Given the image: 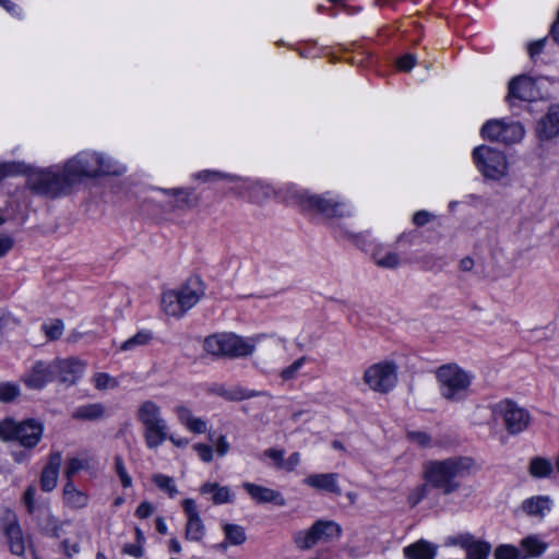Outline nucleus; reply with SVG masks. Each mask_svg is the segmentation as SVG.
I'll use <instances>...</instances> for the list:
<instances>
[{
    "mask_svg": "<svg viewBox=\"0 0 559 559\" xmlns=\"http://www.w3.org/2000/svg\"><path fill=\"white\" fill-rule=\"evenodd\" d=\"M115 471L124 488L132 486V478L127 472L122 457L119 455L115 457Z\"/></svg>",
    "mask_w": 559,
    "mask_h": 559,
    "instance_id": "nucleus-49",
    "label": "nucleus"
},
{
    "mask_svg": "<svg viewBox=\"0 0 559 559\" xmlns=\"http://www.w3.org/2000/svg\"><path fill=\"white\" fill-rule=\"evenodd\" d=\"M229 451V443L225 436H221L216 442V452L218 455L224 456Z\"/></svg>",
    "mask_w": 559,
    "mask_h": 559,
    "instance_id": "nucleus-60",
    "label": "nucleus"
},
{
    "mask_svg": "<svg viewBox=\"0 0 559 559\" xmlns=\"http://www.w3.org/2000/svg\"><path fill=\"white\" fill-rule=\"evenodd\" d=\"M341 526L333 521H317L308 531L296 535L295 542L300 549H309L320 542H330L341 536Z\"/></svg>",
    "mask_w": 559,
    "mask_h": 559,
    "instance_id": "nucleus-13",
    "label": "nucleus"
},
{
    "mask_svg": "<svg viewBox=\"0 0 559 559\" xmlns=\"http://www.w3.org/2000/svg\"><path fill=\"white\" fill-rule=\"evenodd\" d=\"M242 487L258 503H274L280 507L286 504V500L280 491L252 483H243Z\"/></svg>",
    "mask_w": 559,
    "mask_h": 559,
    "instance_id": "nucleus-22",
    "label": "nucleus"
},
{
    "mask_svg": "<svg viewBox=\"0 0 559 559\" xmlns=\"http://www.w3.org/2000/svg\"><path fill=\"white\" fill-rule=\"evenodd\" d=\"M154 512V507L152 503L144 501L139 504V507L135 510V515L140 519H146L150 515H152Z\"/></svg>",
    "mask_w": 559,
    "mask_h": 559,
    "instance_id": "nucleus-56",
    "label": "nucleus"
},
{
    "mask_svg": "<svg viewBox=\"0 0 559 559\" xmlns=\"http://www.w3.org/2000/svg\"><path fill=\"white\" fill-rule=\"evenodd\" d=\"M236 178L237 179L235 181H230L231 183H235V186L230 188V192L239 198L247 197V188L245 185L247 182H251L252 179L239 176H236Z\"/></svg>",
    "mask_w": 559,
    "mask_h": 559,
    "instance_id": "nucleus-50",
    "label": "nucleus"
},
{
    "mask_svg": "<svg viewBox=\"0 0 559 559\" xmlns=\"http://www.w3.org/2000/svg\"><path fill=\"white\" fill-rule=\"evenodd\" d=\"M473 162L478 171L489 180H500L508 174L506 155L491 146L479 145L473 150Z\"/></svg>",
    "mask_w": 559,
    "mask_h": 559,
    "instance_id": "nucleus-10",
    "label": "nucleus"
},
{
    "mask_svg": "<svg viewBox=\"0 0 559 559\" xmlns=\"http://www.w3.org/2000/svg\"><path fill=\"white\" fill-rule=\"evenodd\" d=\"M206 533L205 525L201 518L188 519L185 528V538L189 542L200 543Z\"/></svg>",
    "mask_w": 559,
    "mask_h": 559,
    "instance_id": "nucleus-35",
    "label": "nucleus"
},
{
    "mask_svg": "<svg viewBox=\"0 0 559 559\" xmlns=\"http://www.w3.org/2000/svg\"><path fill=\"white\" fill-rule=\"evenodd\" d=\"M216 393L228 401H242V400H247V399H251V397L261 395L260 392L248 391V390H245L239 386H236L233 389H226L224 386H219L216 390Z\"/></svg>",
    "mask_w": 559,
    "mask_h": 559,
    "instance_id": "nucleus-36",
    "label": "nucleus"
},
{
    "mask_svg": "<svg viewBox=\"0 0 559 559\" xmlns=\"http://www.w3.org/2000/svg\"><path fill=\"white\" fill-rule=\"evenodd\" d=\"M193 178L201 182H214L221 180L235 181L237 179L236 175L210 169L195 173Z\"/></svg>",
    "mask_w": 559,
    "mask_h": 559,
    "instance_id": "nucleus-37",
    "label": "nucleus"
},
{
    "mask_svg": "<svg viewBox=\"0 0 559 559\" xmlns=\"http://www.w3.org/2000/svg\"><path fill=\"white\" fill-rule=\"evenodd\" d=\"M136 418L143 426V437L148 449H156L167 440L168 425L154 401L142 402L138 407Z\"/></svg>",
    "mask_w": 559,
    "mask_h": 559,
    "instance_id": "nucleus-6",
    "label": "nucleus"
},
{
    "mask_svg": "<svg viewBox=\"0 0 559 559\" xmlns=\"http://www.w3.org/2000/svg\"><path fill=\"white\" fill-rule=\"evenodd\" d=\"M492 416L503 421L506 430L511 436H516L525 431L531 425V414L528 409L519 405L512 400H502L491 407Z\"/></svg>",
    "mask_w": 559,
    "mask_h": 559,
    "instance_id": "nucleus-11",
    "label": "nucleus"
},
{
    "mask_svg": "<svg viewBox=\"0 0 559 559\" xmlns=\"http://www.w3.org/2000/svg\"><path fill=\"white\" fill-rule=\"evenodd\" d=\"M536 132L543 141L559 135V104L549 107L546 116L538 121Z\"/></svg>",
    "mask_w": 559,
    "mask_h": 559,
    "instance_id": "nucleus-24",
    "label": "nucleus"
},
{
    "mask_svg": "<svg viewBox=\"0 0 559 559\" xmlns=\"http://www.w3.org/2000/svg\"><path fill=\"white\" fill-rule=\"evenodd\" d=\"M175 413L181 425H183L189 431L193 433H203L206 431V421L200 417H195L188 407L179 405L175 408Z\"/></svg>",
    "mask_w": 559,
    "mask_h": 559,
    "instance_id": "nucleus-28",
    "label": "nucleus"
},
{
    "mask_svg": "<svg viewBox=\"0 0 559 559\" xmlns=\"http://www.w3.org/2000/svg\"><path fill=\"white\" fill-rule=\"evenodd\" d=\"M294 198L304 210L318 212L328 218L352 215V209L345 202L333 198L330 193L317 195L308 191H295Z\"/></svg>",
    "mask_w": 559,
    "mask_h": 559,
    "instance_id": "nucleus-9",
    "label": "nucleus"
},
{
    "mask_svg": "<svg viewBox=\"0 0 559 559\" xmlns=\"http://www.w3.org/2000/svg\"><path fill=\"white\" fill-rule=\"evenodd\" d=\"M523 559L539 557L547 549V544L537 536H527L520 543Z\"/></svg>",
    "mask_w": 559,
    "mask_h": 559,
    "instance_id": "nucleus-33",
    "label": "nucleus"
},
{
    "mask_svg": "<svg viewBox=\"0 0 559 559\" xmlns=\"http://www.w3.org/2000/svg\"><path fill=\"white\" fill-rule=\"evenodd\" d=\"M284 451L277 449H267L263 452V455L273 460L277 468H282L284 462Z\"/></svg>",
    "mask_w": 559,
    "mask_h": 559,
    "instance_id": "nucleus-55",
    "label": "nucleus"
},
{
    "mask_svg": "<svg viewBox=\"0 0 559 559\" xmlns=\"http://www.w3.org/2000/svg\"><path fill=\"white\" fill-rule=\"evenodd\" d=\"M1 525L3 533L7 536L11 554L17 557L24 556L26 550V539L23 536L16 515L12 511L7 510L2 518Z\"/></svg>",
    "mask_w": 559,
    "mask_h": 559,
    "instance_id": "nucleus-16",
    "label": "nucleus"
},
{
    "mask_svg": "<svg viewBox=\"0 0 559 559\" xmlns=\"http://www.w3.org/2000/svg\"><path fill=\"white\" fill-rule=\"evenodd\" d=\"M90 468V460L87 457H68L66 462L64 476L68 480L82 469Z\"/></svg>",
    "mask_w": 559,
    "mask_h": 559,
    "instance_id": "nucleus-41",
    "label": "nucleus"
},
{
    "mask_svg": "<svg viewBox=\"0 0 559 559\" xmlns=\"http://www.w3.org/2000/svg\"><path fill=\"white\" fill-rule=\"evenodd\" d=\"M93 383L100 391L116 389L119 385V381L106 372L95 373L93 376Z\"/></svg>",
    "mask_w": 559,
    "mask_h": 559,
    "instance_id": "nucleus-45",
    "label": "nucleus"
},
{
    "mask_svg": "<svg viewBox=\"0 0 559 559\" xmlns=\"http://www.w3.org/2000/svg\"><path fill=\"white\" fill-rule=\"evenodd\" d=\"M152 481L160 489L166 492L170 498H175L178 493V489L175 479L164 474H154Z\"/></svg>",
    "mask_w": 559,
    "mask_h": 559,
    "instance_id": "nucleus-40",
    "label": "nucleus"
},
{
    "mask_svg": "<svg viewBox=\"0 0 559 559\" xmlns=\"http://www.w3.org/2000/svg\"><path fill=\"white\" fill-rule=\"evenodd\" d=\"M432 218V215L427 211H418L413 216V223L417 226H424L430 219Z\"/></svg>",
    "mask_w": 559,
    "mask_h": 559,
    "instance_id": "nucleus-59",
    "label": "nucleus"
},
{
    "mask_svg": "<svg viewBox=\"0 0 559 559\" xmlns=\"http://www.w3.org/2000/svg\"><path fill=\"white\" fill-rule=\"evenodd\" d=\"M62 501L67 508L80 510L87 507L90 498L74 485L73 480H67L62 489Z\"/></svg>",
    "mask_w": 559,
    "mask_h": 559,
    "instance_id": "nucleus-27",
    "label": "nucleus"
},
{
    "mask_svg": "<svg viewBox=\"0 0 559 559\" xmlns=\"http://www.w3.org/2000/svg\"><path fill=\"white\" fill-rule=\"evenodd\" d=\"M41 329L50 341H55L61 337L64 324L60 319H55L44 323Z\"/></svg>",
    "mask_w": 559,
    "mask_h": 559,
    "instance_id": "nucleus-46",
    "label": "nucleus"
},
{
    "mask_svg": "<svg viewBox=\"0 0 559 559\" xmlns=\"http://www.w3.org/2000/svg\"><path fill=\"white\" fill-rule=\"evenodd\" d=\"M182 508H183V511H185V513L187 515V520L188 519L201 518L200 514H199L195 501L193 499H190V498L185 499L182 501Z\"/></svg>",
    "mask_w": 559,
    "mask_h": 559,
    "instance_id": "nucleus-54",
    "label": "nucleus"
},
{
    "mask_svg": "<svg viewBox=\"0 0 559 559\" xmlns=\"http://www.w3.org/2000/svg\"><path fill=\"white\" fill-rule=\"evenodd\" d=\"M299 463L300 454L298 452H294L289 455L287 460H284L282 468L287 472H292Z\"/></svg>",
    "mask_w": 559,
    "mask_h": 559,
    "instance_id": "nucleus-57",
    "label": "nucleus"
},
{
    "mask_svg": "<svg viewBox=\"0 0 559 559\" xmlns=\"http://www.w3.org/2000/svg\"><path fill=\"white\" fill-rule=\"evenodd\" d=\"M474 466V460L467 456L432 460L425 463L423 478L443 495H451L461 487L456 478L469 475Z\"/></svg>",
    "mask_w": 559,
    "mask_h": 559,
    "instance_id": "nucleus-2",
    "label": "nucleus"
},
{
    "mask_svg": "<svg viewBox=\"0 0 559 559\" xmlns=\"http://www.w3.org/2000/svg\"><path fill=\"white\" fill-rule=\"evenodd\" d=\"M429 484L427 481L425 484L418 485L413 488L407 497V501L411 507L417 506L423 499H425L428 495Z\"/></svg>",
    "mask_w": 559,
    "mask_h": 559,
    "instance_id": "nucleus-48",
    "label": "nucleus"
},
{
    "mask_svg": "<svg viewBox=\"0 0 559 559\" xmlns=\"http://www.w3.org/2000/svg\"><path fill=\"white\" fill-rule=\"evenodd\" d=\"M56 380L51 361H36L23 376L22 381L32 390H41L47 383Z\"/></svg>",
    "mask_w": 559,
    "mask_h": 559,
    "instance_id": "nucleus-20",
    "label": "nucleus"
},
{
    "mask_svg": "<svg viewBox=\"0 0 559 559\" xmlns=\"http://www.w3.org/2000/svg\"><path fill=\"white\" fill-rule=\"evenodd\" d=\"M26 186L33 193L47 198L66 194L72 188L64 166L31 171L26 178Z\"/></svg>",
    "mask_w": 559,
    "mask_h": 559,
    "instance_id": "nucleus-5",
    "label": "nucleus"
},
{
    "mask_svg": "<svg viewBox=\"0 0 559 559\" xmlns=\"http://www.w3.org/2000/svg\"><path fill=\"white\" fill-rule=\"evenodd\" d=\"M449 545L463 548L467 559H487L491 551V545L489 543L476 539L468 533L450 538Z\"/></svg>",
    "mask_w": 559,
    "mask_h": 559,
    "instance_id": "nucleus-18",
    "label": "nucleus"
},
{
    "mask_svg": "<svg viewBox=\"0 0 559 559\" xmlns=\"http://www.w3.org/2000/svg\"><path fill=\"white\" fill-rule=\"evenodd\" d=\"M13 239L8 235H0V258L5 255L13 248Z\"/></svg>",
    "mask_w": 559,
    "mask_h": 559,
    "instance_id": "nucleus-58",
    "label": "nucleus"
},
{
    "mask_svg": "<svg viewBox=\"0 0 559 559\" xmlns=\"http://www.w3.org/2000/svg\"><path fill=\"white\" fill-rule=\"evenodd\" d=\"M403 554L406 559H435L437 547L425 539H419L406 546Z\"/></svg>",
    "mask_w": 559,
    "mask_h": 559,
    "instance_id": "nucleus-29",
    "label": "nucleus"
},
{
    "mask_svg": "<svg viewBox=\"0 0 559 559\" xmlns=\"http://www.w3.org/2000/svg\"><path fill=\"white\" fill-rule=\"evenodd\" d=\"M304 483L318 490L341 495L338 475L336 473L311 474L304 479Z\"/></svg>",
    "mask_w": 559,
    "mask_h": 559,
    "instance_id": "nucleus-26",
    "label": "nucleus"
},
{
    "mask_svg": "<svg viewBox=\"0 0 559 559\" xmlns=\"http://www.w3.org/2000/svg\"><path fill=\"white\" fill-rule=\"evenodd\" d=\"M362 380L371 391L386 394L397 383V366L389 360L376 362L365 370Z\"/></svg>",
    "mask_w": 559,
    "mask_h": 559,
    "instance_id": "nucleus-12",
    "label": "nucleus"
},
{
    "mask_svg": "<svg viewBox=\"0 0 559 559\" xmlns=\"http://www.w3.org/2000/svg\"><path fill=\"white\" fill-rule=\"evenodd\" d=\"M438 390L445 401L459 403L469 393L473 374L455 362L441 365L435 371Z\"/></svg>",
    "mask_w": 559,
    "mask_h": 559,
    "instance_id": "nucleus-4",
    "label": "nucleus"
},
{
    "mask_svg": "<svg viewBox=\"0 0 559 559\" xmlns=\"http://www.w3.org/2000/svg\"><path fill=\"white\" fill-rule=\"evenodd\" d=\"M523 510L531 516L543 519L551 509V500L546 496H537L522 503Z\"/></svg>",
    "mask_w": 559,
    "mask_h": 559,
    "instance_id": "nucleus-30",
    "label": "nucleus"
},
{
    "mask_svg": "<svg viewBox=\"0 0 559 559\" xmlns=\"http://www.w3.org/2000/svg\"><path fill=\"white\" fill-rule=\"evenodd\" d=\"M55 379L67 384H73L83 373L85 364L78 358L55 359L51 361Z\"/></svg>",
    "mask_w": 559,
    "mask_h": 559,
    "instance_id": "nucleus-19",
    "label": "nucleus"
},
{
    "mask_svg": "<svg viewBox=\"0 0 559 559\" xmlns=\"http://www.w3.org/2000/svg\"><path fill=\"white\" fill-rule=\"evenodd\" d=\"M245 187L247 188L248 200L254 204H262L272 193L271 187L259 180H251Z\"/></svg>",
    "mask_w": 559,
    "mask_h": 559,
    "instance_id": "nucleus-32",
    "label": "nucleus"
},
{
    "mask_svg": "<svg viewBox=\"0 0 559 559\" xmlns=\"http://www.w3.org/2000/svg\"><path fill=\"white\" fill-rule=\"evenodd\" d=\"M44 425L36 419L17 421L13 418H4L0 421V439L2 441H15L24 448L32 449L38 444L43 437Z\"/></svg>",
    "mask_w": 559,
    "mask_h": 559,
    "instance_id": "nucleus-8",
    "label": "nucleus"
},
{
    "mask_svg": "<svg viewBox=\"0 0 559 559\" xmlns=\"http://www.w3.org/2000/svg\"><path fill=\"white\" fill-rule=\"evenodd\" d=\"M509 97L524 102H532L538 97V90L531 78L521 75L509 83Z\"/></svg>",
    "mask_w": 559,
    "mask_h": 559,
    "instance_id": "nucleus-21",
    "label": "nucleus"
},
{
    "mask_svg": "<svg viewBox=\"0 0 559 559\" xmlns=\"http://www.w3.org/2000/svg\"><path fill=\"white\" fill-rule=\"evenodd\" d=\"M36 490L34 487H28L24 492V502L26 503L28 511L33 510L34 499Z\"/></svg>",
    "mask_w": 559,
    "mask_h": 559,
    "instance_id": "nucleus-62",
    "label": "nucleus"
},
{
    "mask_svg": "<svg viewBox=\"0 0 559 559\" xmlns=\"http://www.w3.org/2000/svg\"><path fill=\"white\" fill-rule=\"evenodd\" d=\"M204 350L215 357L239 358L251 355L255 349L254 342L233 333L207 336L203 343Z\"/></svg>",
    "mask_w": 559,
    "mask_h": 559,
    "instance_id": "nucleus-7",
    "label": "nucleus"
},
{
    "mask_svg": "<svg viewBox=\"0 0 559 559\" xmlns=\"http://www.w3.org/2000/svg\"><path fill=\"white\" fill-rule=\"evenodd\" d=\"M396 64L401 71H411L416 64V57L412 53L404 55L397 60Z\"/></svg>",
    "mask_w": 559,
    "mask_h": 559,
    "instance_id": "nucleus-53",
    "label": "nucleus"
},
{
    "mask_svg": "<svg viewBox=\"0 0 559 559\" xmlns=\"http://www.w3.org/2000/svg\"><path fill=\"white\" fill-rule=\"evenodd\" d=\"M61 463L62 455L60 452H51L49 454L48 462L40 476V488L44 491L49 492L56 488Z\"/></svg>",
    "mask_w": 559,
    "mask_h": 559,
    "instance_id": "nucleus-23",
    "label": "nucleus"
},
{
    "mask_svg": "<svg viewBox=\"0 0 559 559\" xmlns=\"http://www.w3.org/2000/svg\"><path fill=\"white\" fill-rule=\"evenodd\" d=\"M205 286L199 276L189 277L181 286L163 293V311L171 317L181 318L204 296Z\"/></svg>",
    "mask_w": 559,
    "mask_h": 559,
    "instance_id": "nucleus-3",
    "label": "nucleus"
},
{
    "mask_svg": "<svg viewBox=\"0 0 559 559\" xmlns=\"http://www.w3.org/2000/svg\"><path fill=\"white\" fill-rule=\"evenodd\" d=\"M495 559H523L522 552L514 546L500 545L495 549Z\"/></svg>",
    "mask_w": 559,
    "mask_h": 559,
    "instance_id": "nucleus-47",
    "label": "nucleus"
},
{
    "mask_svg": "<svg viewBox=\"0 0 559 559\" xmlns=\"http://www.w3.org/2000/svg\"><path fill=\"white\" fill-rule=\"evenodd\" d=\"M66 171L73 185L83 179L120 177L127 171L126 165L97 151H82L64 163Z\"/></svg>",
    "mask_w": 559,
    "mask_h": 559,
    "instance_id": "nucleus-1",
    "label": "nucleus"
},
{
    "mask_svg": "<svg viewBox=\"0 0 559 559\" xmlns=\"http://www.w3.org/2000/svg\"><path fill=\"white\" fill-rule=\"evenodd\" d=\"M58 537L62 538L61 546L68 557L80 552V544L90 540V533L86 524L82 521L61 524L57 531Z\"/></svg>",
    "mask_w": 559,
    "mask_h": 559,
    "instance_id": "nucleus-15",
    "label": "nucleus"
},
{
    "mask_svg": "<svg viewBox=\"0 0 559 559\" xmlns=\"http://www.w3.org/2000/svg\"><path fill=\"white\" fill-rule=\"evenodd\" d=\"M226 540L234 546L241 545L246 542V533L242 526L237 524H225L223 526Z\"/></svg>",
    "mask_w": 559,
    "mask_h": 559,
    "instance_id": "nucleus-39",
    "label": "nucleus"
},
{
    "mask_svg": "<svg viewBox=\"0 0 559 559\" xmlns=\"http://www.w3.org/2000/svg\"><path fill=\"white\" fill-rule=\"evenodd\" d=\"M473 266H474V261L471 258H464L460 262V267L464 272L471 271L473 269Z\"/></svg>",
    "mask_w": 559,
    "mask_h": 559,
    "instance_id": "nucleus-64",
    "label": "nucleus"
},
{
    "mask_svg": "<svg viewBox=\"0 0 559 559\" xmlns=\"http://www.w3.org/2000/svg\"><path fill=\"white\" fill-rule=\"evenodd\" d=\"M152 333L148 331H140L135 335L131 336L123 343H121L119 349L122 352H131L140 346L148 344L152 340Z\"/></svg>",
    "mask_w": 559,
    "mask_h": 559,
    "instance_id": "nucleus-38",
    "label": "nucleus"
},
{
    "mask_svg": "<svg viewBox=\"0 0 559 559\" xmlns=\"http://www.w3.org/2000/svg\"><path fill=\"white\" fill-rule=\"evenodd\" d=\"M21 394L20 385L13 382H0V402L10 403Z\"/></svg>",
    "mask_w": 559,
    "mask_h": 559,
    "instance_id": "nucleus-44",
    "label": "nucleus"
},
{
    "mask_svg": "<svg viewBox=\"0 0 559 559\" xmlns=\"http://www.w3.org/2000/svg\"><path fill=\"white\" fill-rule=\"evenodd\" d=\"M544 45H545V39H540V40L532 43L528 46V52H530L531 57H535L536 55H539L544 48Z\"/></svg>",
    "mask_w": 559,
    "mask_h": 559,
    "instance_id": "nucleus-63",
    "label": "nucleus"
},
{
    "mask_svg": "<svg viewBox=\"0 0 559 559\" xmlns=\"http://www.w3.org/2000/svg\"><path fill=\"white\" fill-rule=\"evenodd\" d=\"M156 192L162 193L173 211H187L199 205L200 197L197 195L191 188H157Z\"/></svg>",
    "mask_w": 559,
    "mask_h": 559,
    "instance_id": "nucleus-17",
    "label": "nucleus"
},
{
    "mask_svg": "<svg viewBox=\"0 0 559 559\" xmlns=\"http://www.w3.org/2000/svg\"><path fill=\"white\" fill-rule=\"evenodd\" d=\"M193 450L198 453L203 462L210 463L213 460L212 447L204 443H195L193 445Z\"/></svg>",
    "mask_w": 559,
    "mask_h": 559,
    "instance_id": "nucleus-51",
    "label": "nucleus"
},
{
    "mask_svg": "<svg viewBox=\"0 0 559 559\" xmlns=\"http://www.w3.org/2000/svg\"><path fill=\"white\" fill-rule=\"evenodd\" d=\"M124 552L133 557H141L143 555V547L141 544H131L124 547Z\"/></svg>",
    "mask_w": 559,
    "mask_h": 559,
    "instance_id": "nucleus-61",
    "label": "nucleus"
},
{
    "mask_svg": "<svg viewBox=\"0 0 559 559\" xmlns=\"http://www.w3.org/2000/svg\"><path fill=\"white\" fill-rule=\"evenodd\" d=\"M105 414V407L100 403L86 404L78 407L72 417L80 420H95L102 418Z\"/></svg>",
    "mask_w": 559,
    "mask_h": 559,
    "instance_id": "nucleus-34",
    "label": "nucleus"
},
{
    "mask_svg": "<svg viewBox=\"0 0 559 559\" xmlns=\"http://www.w3.org/2000/svg\"><path fill=\"white\" fill-rule=\"evenodd\" d=\"M201 493H213L212 500L215 504H223L233 501L234 495L227 486H219L217 483H205L200 488Z\"/></svg>",
    "mask_w": 559,
    "mask_h": 559,
    "instance_id": "nucleus-31",
    "label": "nucleus"
},
{
    "mask_svg": "<svg viewBox=\"0 0 559 559\" xmlns=\"http://www.w3.org/2000/svg\"><path fill=\"white\" fill-rule=\"evenodd\" d=\"M407 438L419 447H428L431 441L430 436L424 431H409Z\"/></svg>",
    "mask_w": 559,
    "mask_h": 559,
    "instance_id": "nucleus-52",
    "label": "nucleus"
},
{
    "mask_svg": "<svg viewBox=\"0 0 559 559\" xmlns=\"http://www.w3.org/2000/svg\"><path fill=\"white\" fill-rule=\"evenodd\" d=\"M308 360L309 358L307 356L297 358L295 361L280 371V378L285 382L296 379L300 369Z\"/></svg>",
    "mask_w": 559,
    "mask_h": 559,
    "instance_id": "nucleus-43",
    "label": "nucleus"
},
{
    "mask_svg": "<svg viewBox=\"0 0 559 559\" xmlns=\"http://www.w3.org/2000/svg\"><path fill=\"white\" fill-rule=\"evenodd\" d=\"M552 471L550 461L544 457H534L530 463V473L534 477H547Z\"/></svg>",
    "mask_w": 559,
    "mask_h": 559,
    "instance_id": "nucleus-42",
    "label": "nucleus"
},
{
    "mask_svg": "<svg viewBox=\"0 0 559 559\" xmlns=\"http://www.w3.org/2000/svg\"><path fill=\"white\" fill-rule=\"evenodd\" d=\"M371 259L378 267L384 270H395L402 264L401 255L382 243L374 245Z\"/></svg>",
    "mask_w": 559,
    "mask_h": 559,
    "instance_id": "nucleus-25",
    "label": "nucleus"
},
{
    "mask_svg": "<svg viewBox=\"0 0 559 559\" xmlns=\"http://www.w3.org/2000/svg\"><path fill=\"white\" fill-rule=\"evenodd\" d=\"M524 128L520 122L501 120H491L481 128V135L491 141H498L506 144L518 143L524 138Z\"/></svg>",
    "mask_w": 559,
    "mask_h": 559,
    "instance_id": "nucleus-14",
    "label": "nucleus"
}]
</instances>
